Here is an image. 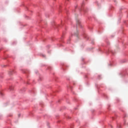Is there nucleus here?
Segmentation results:
<instances>
[{"label": "nucleus", "instance_id": "f257e3e1", "mask_svg": "<svg viewBox=\"0 0 128 128\" xmlns=\"http://www.w3.org/2000/svg\"><path fill=\"white\" fill-rule=\"evenodd\" d=\"M76 22H77V24H78V20H77V21H76Z\"/></svg>", "mask_w": 128, "mask_h": 128}]
</instances>
